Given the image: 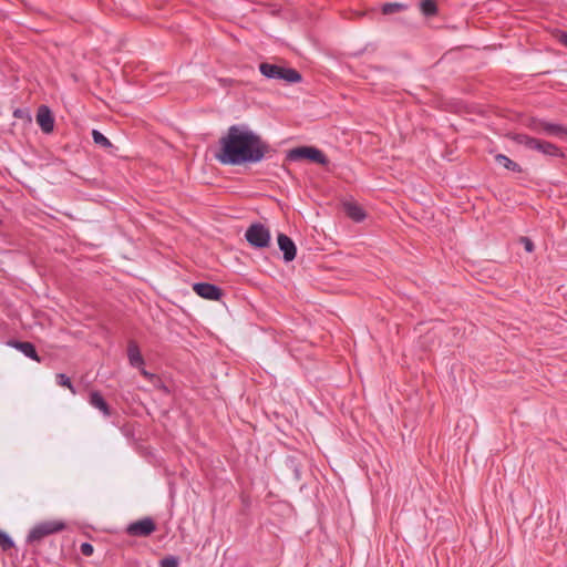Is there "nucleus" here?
<instances>
[{"mask_svg":"<svg viewBox=\"0 0 567 567\" xmlns=\"http://www.w3.org/2000/svg\"><path fill=\"white\" fill-rule=\"evenodd\" d=\"M138 369H140V371H141V374H142L144 378H146L147 380H152V379L155 377V374H153V373H151V372L146 371L143 367H141V368H138Z\"/></svg>","mask_w":567,"mask_h":567,"instance_id":"obj_27","label":"nucleus"},{"mask_svg":"<svg viewBox=\"0 0 567 567\" xmlns=\"http://www.w3.org/2000/svg\"><path fill=\"white\" fill-rule=\"evenodd\" d=\"M512 140L519 144V145H524L526 148L528 150H533L536 148V144L538 142L539 138H535V137H532L527 134H523V133H515L512 135Z\"/></svg>","mask_w":567,"mask_h":567,"instance_id":"obj_16","label":"nucleus"},{"mask_svg":"<svg viewBox=\"0 0 567 567\" xmlns=\"http://www.w3.org/2000/svg\"><path fill=\"white\" fill-rule=\"evenodd\" d=\"M520 243L523 244L525 250L527 252H533L534 249H535V245L533 243V240L528 237H520Z\"/></svg>","mask_w":567,"mask_h":567,"instance_id":"obj_25","label":"nucleus"},{"mask_svg":"<svg viewBox=\"0 0 567 567\" xmlns=\"http://www.w3.org/2000/svg\"><path fill=\"white\" fill-rule=\"evenodd\" d=\"M527 127L536 134H544L547 136H555L559 138L567 137V127L560 124L550 123L540 118H530Z\"/></svg>","mask_w":567,"mask_h":567,"instance_id":"obj_5","label":"nucleus"},{"mask_svg":"<svg viewBox=\"0 0 567 567\" xmlns=\"http://www.w3.org/2000/svg\"><path fill=\"white\" fill-rule=\"evenodd\" d=\"M156 530V524L151 517H144L131 523L126 527V533L133 537H147Z\"/></svg>","mask_w":567,"mask_h":567,"instance_id":"obj_7","label":"nucleus"},{"mask_svg":"<svg viewBox=\"0 0 567 567\" xmlns=\"http://www.w3.org/2000/svg\"><path fill=\"white\" fill-rule=\"evenodd\" d=\"M560 43H563L567 48V32H563L559 37Z\"/></svg>","mask_w":567,"mask_h":567,"instance_id":"obj_28","label":"nucleus"},{"mask_svg":"<svg viewBox=\"0 0 567 567\" xmlns=\"http://www.w3.org/2000/svg\"><path fill=\"white\" fill-rule=\"evenodd\" d=\"M259 71L268 79L284 80L288 83H299L302 80L301 74L297 70L277 64L260 63Z\"/></svg>","mask_w":567,"mask_h":567,"instance_id":"obj_2","label":"nucleus"},{"mask_svg":"<svg viewBox=\"0 0 567 567\" xmlns=\"http://www.w3.org/2000/svg\"><path fill=\"white\" fill-rule=\"evenodd\" d=\"M55 380H56V383L60 385V386H64V388H68L73 394L76 393L72 382H71V379L64 374V373H58L55 375Z\"/></svg>","mask_w":567,"mask_h":567,"instance_id":"obj_20","label":"nucleus"},{"mask_svg":"<svg viewBox=\"0 0 567 567\" xmlns=\"http://www.w3.org/2000/svg\"><path fill=\"white\" fill-rule=\"evenodd\" d=\"M402 9H404V4L398 3V2H389V3L383 4L382 12L384 14H391V13L398 12Z\"/></svg>","mask_w":567,"mask_h":567,"instance_id":"obj_23","label":"nucleus"},{"mask_svg":"<svg viewBox=\"0 0 567 567\" xmlns=\"http://www.w3.org/2000/svg\"><path fill=\"white\" fill-rule=\"evenodd\" d=\"M89 403L93 408L97 409L105 417H110L114 414V410L109 405L106 400L99 391H92L90 393Z\"/></svg>","mask_w":567,"mask_h":567,"instance_id":"obj_11","label":"nucleus"},{"mask_svg":"<svg viewBox=\"0 0 567 567\" xmlns=\"http://www.w3.org/2000/svg\"><path fill=\"white\" fill-rule=\"evenodd\" d=\"M495 161L499 165H503L508 171L516 172V173H520L522 172L520 165L517 164L516 162L512 161L509 157H507L504 154H497L495 156Z\"/></svg>","mask_w":567,"mask_h":567,"instance_id":"obj_17","label":"nucleus"},{"mask_svg":"<svg viewBox=\"0 0 567 567\" xmlns=\"http://www.w3.org/2000/svg\"><path fill=\"white\" fill-rule=\"evenodd\" d=\"M287 158L290 161L307 159L322 166H327L329 164V158L326 156V154L315 146L295 147L288 152Z\"/></svg>","mask_w":567,"mask_h":567,"instance_id":"obj_4","label":"nucleus"},{"mask_svg":"<svg viewBox=\"0 0 567 567\" xmlns=\"http://www.w3.org/2000/svg\"><path fill=\"white\" fill-rule=\"evenodd\" d=\"M342 207L346 215L355 223H360L367 217L363 208L354 202H344Z\"/></svg>","mask_w":567,"mask_h":567,"instance_id":"obj_14","label":"nucleus"},{"mask_svg":"<svg viewBox=\"0 0 567 567\" xmlns=\"http://www.w3.org/2000/svg\"><path fill=\"white\" fill-rule=\"evenodd\" d=\"M277 241H278L279 249L284 254L285 261H287V262L292 261L297 255V248H296V245L292 241V239L285 234H279Z\"/></svg>","mask_w":567,"mask_h":567,"instance_id":"obj_10","label":"nucleus"},{"mask_svg":"<svg viewBox=\"0 0 567 567\" xmlns=\"http://www.w3.org/2000/svg\"><path fill=\"white\" fill-rule=\"evenodd\" d=\"M422 13L425 17H434L437 13V4L433 0H422L420 3Z\"/></svg>","mask_w":567,"mask_h":567,"instance_id":"obj_18","label":"nucleus"},{"mask_svg":"<svg viewBox=\"0 0 567 567\" xmlns=\"http://www.w3.org/2000/svg\"><path fill=\"white\" fill-rule=\"evenodd\" d=\"M14 546L12 538L4 532L0 530V547L3 551H8Z\"/></svg>","mask_w":567,"mask_h":567,"instance_id":"obj_21","label":"nucleus"},{"mask_svg":"<svg viewBox=\"0 0 567 567\" xmlns=\"http://www.w3.org/2000/svg\"><path fill=\"white\" fill-rule=\"evenodd\" d=\"M92 137L93 142L103 148H110L113 146L111 141L97 130L92 131Z\"/></svg>","mask_w":567,"mask_h":567,"instance_id":"obj_19","label":"nucleus"},{"mask_svg":"<svg viewBox=\"0 0 567 567\" xmlns=\"http://www.w3.org/2000/svg\"><path fill=\"white\" fill-rule=\"evenodd\" d=\"M8 346L21 351L25 357H28L37 362L41 361L40 357L38 355L34 344L29 341H19V340L11 339L8 341Z\"/></svg>","mask_w":567,"mask_h":567,"instance_id":"obj_12","label":"nucleus"},{"mask_svg":"<svg viewBox=\"0 0 567 567\" xmlns=\"http://www.w3.org/2000/svg\"><path fill=\"white\" fill-rule=\"evenodd\" d=\"M81 554L89 557L93 554L94 548L90 543H82L80 546Z\"/></svg>","mask_w":567,"mask_h":567,"instance_id":"obj_26","label":"nucleus"},{"mask_svg":"<svg viewBox=\"0 0 567 567\" xmlns=\"http://www.w3.org/2000/svg\"><path fill=\"white\" fill-rule=\"evenodd\" d=\"M534 151H537V152L542 153L543 155L549 156V157H559V158L565 157L564 152L557 145H555L550 142L544 141V140H538V142L536 144V148H534Z\"/></svg>","mask_w":567,"mask_h":567,"instance_id":"obj_13","label":"nucleus"},{"mask_svg":"<svg viewBox=\"0 0 567 567\" xmlns=\"http://www.w3.org/2000/svg\"><path fill=\"white\" fill-rule=\"evenodd\" d=\"M65 523L61 520H45L31 528L27 536V543L30 545L39 544L47 536L60 533L65 529Z\"/></svg>","mask_w":567,"mask_h":567,"instance_id":"obj_3","label":"nucleus"},{"mask_svg":"<svg viewBox=\"0 0 567 567\" xmlns=\"http://www.w3.org/2000/svg\"><path fill=\"white\" fill-rule=\"evenodd\" d=\"M245 238L255 248H266L270 244V231L262 224H251L245 233Z\"/></svg>","mask_w":567,"mask_h":567,"instance_id":"obj_6","label":"nucleus"},{"mask_svg":"<svg viewBox=\"0 0 567 567\" xmlns=\"http://www.w3.org/2000/svg\"><path fill=\"white\" fill-rule=\"evenodd\" d=\"M161 567H178V558L175 556H167L161 559Z\"/></svg>","mask_w":567,"mask_h":567,"instance_id":"obj_24","label":"nucleus"},{"mask_svg":"<svg viewBox=\"0 0 567 567\" xmlns=\"http://www.w3.org/2000/svg\"><path fill=\"white\" fill-rule=\"evenodd\" d=\"M127 358L133 368H141L145 363L138 344L133 340L127 344Z\"/></svg>","mask_w":567,"mask_h":567,"instance_id":"obj_15","label":"nucleus"},{"mask_svg":"<svg viewBox=\"0 0 567 567\" xmlns=\"http://www.w3.org/2000/svg\"><path fill=\"white\" fill-rule=\"evenodd\" d=\"M193 290L202 298L218 301L223 297L224 292L221 288L209 282H195Z\"/></svg>","mask_w":567,"mask_h":567,"instance_id":"obj_8","label":"nucleus"},{"mask_svg":"<svg viewBox=\"0 0 567 567\" xmlns=\"http://www.w3.org/2000/svg\"><path fill=\"white\" fill-rule=\"evenodd\" d=\"M13 116L16 118H19V120H22L27 123H31L32 121V116H31V113L29 111V109L24 107V109H16L13 111Z\"/></svg>","mask_w":567,"mask_h":567,"instance_id":"obj_22","label":"nucleus"},{"mask_svg":"<svg viewBox=\"0 0 567 567\" xmlns=\"http://www.w3.org/2000/svg\"><path fill=\"white\" fill-rule=\"evenodd\" d=\"M215 158L223 165L259 163L275 153L272 146L247 125H231L218 141Z\"/></svg>","mask_w":567,"mask_h":567,"instance_id":"obj_1","label":"nucleus"},{"mask_svg":"<svg viewBox=\"0 0 567 567\" xmlns=\"http://www.w3.org/2000/svg\"><path fill=\"white\" fill-rule=\"evenodd\" d=\"M54 116L47 105H40L37 112V123L41 127L42 132L50 134L54 130Z\"/></svg>","mask_w":567,"mask_h":567,"instance_id":"obj_9","label":"nucleus"}]
</instances>
